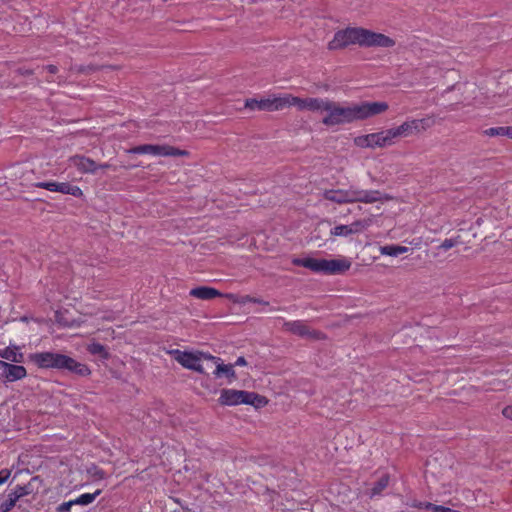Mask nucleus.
Here are the masks:
<instances>
[{"instance_id":"f257e3e1","label":"nucleus","mask_w":512,"mask_h":512,"mask_svg":"<svg viewBox=\"0 0 512 512\" xmlns=\"http://www.w3.org/2000/svg\"><path fill=\"white\" fill-rule=\"evenodd\" d=\"M386 102H362L355 104H339L328 100L322 123L327 127L363 121L387 111Z\"/></svg>"},{"instance_id":"f03ea898","label":"nucleus","mask_w":512,"mask_h":512,"mask_svg":"<svg viewBox=\"0 0 512 512\" xmlns=\"http://www.w3.org/2000/svg\"><path fill=\"white\" fill-rule=\"evenodd\" d=\"M322 197L336 204H350L355 202L366 204L376 202L384 203L392 199L391 196L378 190H364L356 187H350L349 189H326L322 192Z\"/></svg>"},{"instance_id":"7ed1b4c3","label":"nucleus","mask_w":512,"mask_h":512,"mask_svg":"<svg viewBox=\"0 0 512 512\" xmlns=\"http://www.w3.org/2000/svg\"><path fill=\"white\" fill-rule=\"evenodd\" d=\"M30 362L42 369L68 370L80 376L90 374L89 368L75 359L60 353L37 352L28 356Z\"/></svg>"},{"instance_id":"20e7f679","label":"nucleus","mask_w":512,"mask_h":512,"mask_svg":"<svg viewBox=\"0 0 512 512\" xmlns=\"http://www.w3.org/2000/svg\"><path fill=\"white\" fill-rule=\"evenodd\" d=\"M293 264L305 267L315 273L337 275L350 269L352 263L350 259L344 256H338L337 258L331 259L313 257L296 258L293 260Z\"/></svg>"},{"instance_id":"39448f33","label":"nucleus","mask_w":512,"mask_h":512,"mask_svg":"<svg viewBox=\"0 0 512 512\" xmlns=\"http://www.w3.org/2000/svg\"><path fill=\"white\" fill-rule=\"evenodd\" d=\"M218 401L221 405L225 406L248 404L255 408L264 407L268 403L264 396L257 393L235 389L221 390Z\"/></svg>"},{"instance_id":"423d86ee","label":"nucleus","mask_w":512,"mask_h":512,"mask_svg":"<svg viewBox=\"0 0 512 512\" xmlns=\"http://www.w3.org/2000/svg\"><path fill=\"white\" fill-rule=\"evenodd\" d=\"M365 29L360 27H349L335 33L333 39L329 42L330 50H338L349 45H360L364 43Z\"/></svg>"},{"instance_id":"0eeeda50","label":"nucleus","mask_w":512,"mask_h":512,"mask_svg":"<svg viewBox=\"0 0 512 512\" xmlns=\"http://www.w3.org/2000/svg\"><path fill=\"white\" fill-rule=\"evenodd\" d=\"M289 94L269 95L260 99H247L245 107L251 110L279 111L289 107Z\"/></svg>"},{"instance_id":"6e6552de","label":"nucleus","mask_w":512,"mask_h":512,"mask_svg":"<svg viewBox=\"0 0 512 512\" xmlns=\"http://www.w3.org/2000/svg\"><path fill=\"white\" fill-rule=\"evenodd\" d=\"M170 354L184 368L199 373H204L202 360H206V356H210V354L200 351H181L178 349L170 351Z\"/></svg>"},{"instance_id":"1a4fd4ad","label":"nucleus","mask_w":512,"mask_h":512,"mask_svg":"<svg viewBox=\"0 0 512 512\" xmlns=\"http://www.w3.org/2000/svg\"><path fill=\"white\" fill-rule=\"evenodd\" d=\"M132 154H149L153 156H187L186 150H181L169 145L144 144L126 150Z\"/></svg>"},{"instance_id":"9d476101","label":"nucleus","mask_w":512,"mask_h":512,"mask_svg":"<svg viewBox=\"0 0 512 512\" xmlns=\"http://www.w3.org/2000/svg\"><path fill=\"white\" fill-rule=\"evenodd\" d=\"M289 107L295 106L298 110H307L325 114L328 99L324 98H300L289 94Z\"/></svg>"},{"instance_id":"9b49d317","label":"nucleus","mask_w":512,"mask_h":512,"mask_svg":"<svg viewBox=\"0 0 512 512\" xmlns=\"http://www.w3.org/2000/svg\"><path fill=\"white\" fill-rule=\"evenodd\" d=\"M435 124L434 116L427 115L421 119H407L399 126L404 133L405 137H410L415 134H420Z\"/></svg>"},{"instance_id":"f8f14e48","label":"nucleus","mask_w":512,"mask_h":512,"mask_svg":"<svg viewBox=\"0 0 512 512\" xmlns=\"http://www.w3.org/2000/svg\"><path fill=\"white\" fill-rule=\"evenodd\" d=\"M34 186L46 189L51 192H59L62 194L72 195L78 198L83 196V192L78 186L71 185L67 182L45 181L38 182L34 184Z\"/></svg>"},{"instance_id":"ddd939ff","label":"nucleus","mask_w":512,"mask_h":512,"mask_svg":"<svg viewBox=\"0 0 512 512\" xmlns=\"http://www.w3.org/2000/svg\"><path fill=\"white\" fill-rule=\"evenodd\" d=\"M26 369L20 365H14L0 360V379L10 382L25 378Z\"/></svg>"},{"instance_id":"4468645a","label":"nucleus","mask_w":512,"mask_h":512,"mask_svg":"<svg viewBox=\"0 0 512 512\" xmlns=\"http://www.w3.org/2000/svg\"><path fill=\"white\" fill-rule=\"evenodd\" d=\"M394 45L395 41L389 36L365 29L363 46L389 48Z\"/></svg>"},{"instance_id":"2eb2a0df","label":"nucleus","mask_w":512,"mask_h":512,"mask_svg":"<svg viewBox=\"0 0 512 512\" xmlns=\"http://www.w3.org/2000/svg\"><path fill=\"white\" fill-rule=\"evenodd\" d=\"M286 330L290 331L293 334L299 335L301 337L314 338L318 337V334L314 331H311L308 325L301 320L291 321L285 323Z\"/></svg>"},{"instance_id":"dca6fc26","label":"nucleus","mask_w":512,"mask_h":512,"mask_svg":"<svg viewBox=\"0 0 512 512\" xmlns=\"http://www.w3.org/2000/svg\"><path fill=\"white\" fill-rule=\"evenodd\" d=\"M206 360H210L216 365V369L214 371V375L216 377L226 376L231 379H233L235 377V371L233 369V365L223 364L221 362L220 358H217L213 355L206 356Z\"/></svg>"},{"instance_id":"f3484780","label":"nucleus","mask_w":512,"mask_h":512,"mask_svg":"<svg viewBox=\"0 0 512 512\" xmlns=\"http://www.w3.org/2000/svg\"><path fill=\"white\" fill-rule=\"evenodd\" d=\"M72 166L76 167L82 173H92L96 170V163L83 156H75L70 159Z\"/></svg>"},{"instance_id":"a211bd4d","label":"nucleus","mask_w":512,"mask_h":512,"mask_svg":"<svg viewBox=\"0 0 512 512\" xmlns=\"http://www.w3.org/2000/svg\"><path fill=\"white\" fill-rule=\"evenodd\" d=\"M190 295L198 299L209 300L221 296V293L212 287L200 286L191 289Z\"/></svg>"},{"instance_id":"6ab92c4d","label":"nucleus","mask_w":512,"mask_h":512,"mask_svg":"<svg viewBox=\"0 0 512 512\" xmlns=\"http://www.w3.org/2000/svg\"><path fill=\"white\" fill-rule=\"evenodd\" d=\"M370 134L374 149H383L391 146L386 129L373 132Z\"/></svg>"},{"instance_id":"aec40b11","label":"nucleus","mask_w":512,"mask_h":512,"mask_svg":"<svg viewBox=\"0 0 512 512\" xmlns=\"http://www.w3.org/2000/svg\"><path fill=\"white\" fill-rule=\"evenodd\" d=\"M0 357L11 362L19 363L23 359V354L19 351L16 346H9L0 350Z\"/></svg>"},{"instance_id":"412c9836","label":"nucleus","mask_w":512,"mask_h":512,"mask_svg":"<svg viewBox=\"0 0 512 512\" xmlns=\"http://www.w3.org/2000/svg\"><path fill=\"white\" fill-rule=\"evenodd\" d=\"M408 247L400 245H386L380 247V253L382 255L396 257L398 255L408 252Z\"/></svg>"},{"instance_id":"4be33fe9","label":"nucleus","mask_w":512,"mask_h":512,"mask_svg":"<svg viewBox=\"0 0 512 512\" xmlns=\"http://www.w3.org/2000/svg\"><path fill=\"white\" fill-rule=\"evenodd\" d=\"M38 480L39 478L37 476L33 477L29 483L25 485H17L13 490L17 494L19 499H21L22 497L30 495L34 492L33 483Z\"/></svg>"},{"instance_id":"5701e85b","label":"nucleus","mask_w":512,"mask_h":512,"mask_svg":"<svg viewBox=\"0 0 512 512\" xmlns=\"http://www.w3.org/2000/svg\"><path fill=\"white\" fill-rule=\"evenodd\" d=\"M353 144L361 149H372L374 150L373 142L371 140V134L358 135L353 138Z\"/></svg>"},{"instance_id":"b1692460","label":"nucleus","mask_w":512,"mask_h":512,"mask_svg":"<svg viewBox=\"0 0 512 512\" xmlns=\"http://www.w3.org/2000/svg\"><path fill=\"white\" fill-rule=\"evenodd\" d=\"M386 131L391 146L395 145L399 141V139L406 138L400 126L387 128Z\"/></svg>"},{"instance_id":"393cba45","label":"nucleus","mask_w":512,"mask_h":512,"mask_svg":"<svg viewBox=\"0 0 512 512\" xmlns=\"http://www.w3.org/2000/svg\"><path fill=\"white\" fill-rule=\"evenodd\" d=\"M371 224H372V218L354 221L353 223H351L349 225V227L351 228V234L359 233V232L367 229L369 226H371Z\"/></svg>"},{"instance_id":"a878e982","label":"nucleus","mask_w":512,"mask_h":512,"mask_svg":"<svg viewBox=\"0 0 512 512\" xmlns=\"http://www.w3.org/2000/svg\"><path fill=\"white\" fill-rule=\"evenodd\" d=\"M100 493H101V490H97L94 493L81 494L79 497L74 499V502H76V505H82V506L89 505L96 499V497Z\"/></svg>"},{"instance_id":"bb28decb","label":"nucleus","mask_w":512,"mask_h":512,"mask_svg":"<svg viewBox=\"0 0 512 512\" xmlns=\"http://www.w3.org/2000/svg\"><path fill=\"white\" fill-rule=\"evenodd\" d=\"M87 349L91 354L99 355L103 358H106L108 356L105 347L100 343H91L88 345Z\"/></svg>"},{"instance_id":"cd10ccee","label":"nucleus","mask_w":512,"mask_h":512,"mask_svg":"<svg viewBox=\"0 0 512 512\" xmlns=\"http://www.w3.org/2000/svg\"><path fill=\"white\" fill-rule=\"evenodd\" d=\"M389 478L382 476L376 485L371 489V496L379 495L388 485Z\"/></svg>"},{"instance_id":"c85d7f7f","label":"nucleus","mask_w":512,"mask_h":512,"mask_svg":"<svg viewBox=\"0 0 512 512\" xmlns=\"http://www.w3.org/2000/svg\"><path fill=\"white\" fill-rule=\"evenodd\" d=\"M330 234L332 236H343V237L352 235L351 228L349 227V225H337L333 229H331Z\"/></svg>"},{"instance_id":"c756f323","label":"nucleus","mask_w":512,"mask_h":512,"mask_svg":"<svg viewBox=\"0 0 512 512\" xmlns=\"http://www.w3.org/2000/svg\"><path fill=\"white\" fill-rule=\"evenodd\" d=\"M508 132V126H501V127H492L487 130H485V135L487 136H507Z\"/></svg>"},{"instance_id":"7c9ffc66","label":"nucleus","mask_w":512,"mask_h":512,"mask_svg":"<svg viewBox=\"0 0 512 512\" xmlns=\"http://www.w3.org/2000/svg\"><path fill=\"white\" fill-rule=\"evenodd\" d=\"M73 505H76V502H74V499L73 500H70V501H67V502H63L61 503L58 507H57V511L58 512H69L71 510V507Z\"/></svg>"},{"instance_id":"2f4dec72","label":"nucleus","mask_w":512,"mask_h":512,"mask_svg":"<svg viewBox=\"0 0 512 512\" xmlns=\"http://www.w3.org/2000/svg\"><path fill=\"white\" fill-rule=\"evenodd\" d=\"M15 505L10 500H5L0 504V512H9Z\"/></svg>"},{"instance_id":"473e14b6","label":"nucleus","mask_w":512,"mask_h":512,"mask_svg":"<svg viewBox=\"0 0 512 512\" xmlns=\"http://www.w3.org/2000/svg\"><path fill=\"white\" fill-rule=\"evenodd\" d=\"M11 476V470L9 469H2L0 471V486L4 484Z\"/></svg>"},{"instance_id":"72a5a7b5","label":"nucleus","mask_w":512,"mask_h":512,"mask_svg":"<svg viewBox=\"0 0 512 512\" xmlns=\"http://www.w3.org/2000/svg\"><path fill=\"white\" fill-rule=\"evenodd\" d=\"M434 512H458L457 510H453L451 508L442 506V505H435L433 507Z\"/></svg>"},{"instance_id":"f704fd0d","label":"nucleus","mask_w":512,"mask_h":512,"mask_svg":"<svg viewBox=\"0 0 512 512\" xmlns=\"http://www.w3.org/2000/svg\"><path fill=\"white\" fill-rule=\"evenodd\" d=\"M454 245L455 242L452 239H445L441 244V248H443L444 250H448L452 248Z\"/></svg>"},{"instance_id":"c9c22d12","label":"nucleus","mask_w":512,"mask_h":512,"mask_svg":"<svg viewBox=\"0 0 512 512\" xmlns=\"http://www.w3.org/2000/svg\"><path fill=\"white\" fill-rule=\"evenodd\" d=\"M502 414L507 419H511L512 420V405L505 407L503 409V411H502Z\"/></svg>"},{"instance_id":"e433bc0d","label":"nucleus","mask_w":512,"mask_h":512,"mask_svg":"<svg viewBox=\"0 0 512 512\" xmlns=\"http://www.w3.org/2000/svg\"><path fill=\"white\" fill-rule=\"evenodd\" d=\"M7 500H10L14 505H16V502L19 500V497L17 496V494L14 492V490H12L8 496H7Z\"/></svg>"},{"instance_id":"4c0bfd02","label":"nucleus","mask_w":512,"mask_h":512,"mask_svg":"<svg viewBox=\"0 0 512 512\" xmlns=\"http://www.w3.org/2000/svg\"><path fill=\"white\" fill-rule=\"evenodd\" d=\"M46 72L50 73V74H54L57 72V67L54 66V65H48L46 67L43 68Z\"/></svg>"},{"instance_id":"58836bf2","label":"nucleus","mask_w":512,"mask_h":512,"mask_svg":"<svg viewBox=\"0 0 512 512\" xmlns=\"http://www.w3.org/2000/svg\"><path fill=\"white\" fill-rule=\"evenodd\" d=\"M435 506V504H432V503H420L419 504V507L420 508H424V509H428V510H432L433 511V507Z\"/></svg>"},{"instance_id":"ea45409f","label":"nucleus","mask_w":512,"mask_h":512,"mask_svg":"<svg viewBox=\"0 0 512 512\" xmlns=\"http://www.w3.org/2000/svg\"><path fill=\"white\" fill-rule=\"evenodd\" d=\"M246 364H247V362L244 357H238L235 362L236 366H245Z\"/></svg>"},{"instance_id":"a19ab883","label":"nucleus","mask_w":512,"mask_h":512,"mask_svg":"<svg viewBox=\"0 0 512 512\" xmlns=\"http://www.w3.org/2000/svg\"><path fill=\"white\" fill-rule=\"evenodd\" d=\"M507 137L512 139V126H508Z\"/></svg>"},{"instance_id":"79ce46f5","label":"nucleus","mask_w":512,"mask_h":512,"mask_svg":"<svg viewBox=\"0 0 512 512\" xmlns=\"http://www.w3.org/2000/svg\"><path fill=\"white\" fill-rule=\"evenodd\" d=\"M490 105H491V107H492V106H495V105H497V106H501V105H503V104H502V103H500V102H499V101H497V100H493V101L490 103Z\"/></svg>"}]
</instances>
